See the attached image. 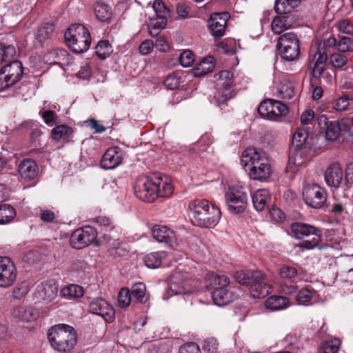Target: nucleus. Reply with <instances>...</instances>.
Here are the masks:
<instances>
[{
	"label": "nucleus",
	"instance_id": "nucleus-1",
	"mask_svg": "<svg viewBox=\"0 0 353 353\" xmlns=\"http://www.w3.org/2000/svg\"><path fill=\"white\" fill-rule=\"evenodd\" d=\"M134 194L140 200L151 203L157 198L171 196L174 186L171 179L159 174L139 176L134 185Z\"/></svg>",
	"mask_w": 353,
	"mask_h": 353
},
{
	"label": "nucleus",
	"instance_id": "nucleus-2",
	"mask_svg": "<svg viewBox=\"0 0 353 353\" xmlns=\"http://www.w3.org/2000/svg\"><path fill=\"white\" fill-rule=\"evenodd\" d=\"M241 164L249 167V174L254 180L265 181L272 173L269 159L264 152L248 148L242 153Z\"/></svg>",
	"mask_w": 353,
	"mask_h": 353
},
{
	"label": "nucleus",
	"instance_id": "nucleus-3",
	"mask_svg": "<svg viewBox=\"0 0 353 353\" xmlns=\"http://www.w3.org/2000/svg\"><path fill=\"white\" fill-rule=\"evenodd\" d=\"M192 223L199 227L213 228L219 222L220 209L205 199L193 201L189 204Z\"/></svg>",
	"mask_w": 353,
	"mask_h": 353
},
{
	"label": "nucleus",
	"instance_id": "nucleus-4",
	"mask_svg": "<svg viewBox=\"0 0 353 353\" xmlns=\"http://www.w3.org/2000/svg\"><path fill=\"white\" fill-rule=\"evenodd\" d=\"M235 281L243 285L250 287V293L254 298H263L272 291L261 271H238L234 274Z\"/></svg>",
	"mask_w": 353,
	"mask_h": 353
},
{
	"label": "nucleus",
	"instance_id": "nucleus-5",
	"mask_svg": "<svg viewBox=\"0 0 353 353\" xmlns=\"http://www.w3.org/2000/svg\"><path fill=\"white\" fill-rule=\"evenodd\" d=\"M336 39L330 37L318 46H312L309 52L308 68L312 70V76L315 79H319L323 74L325 63L327 60V53L330 48L337 50Z\"/></svg>",
	"mask_w": 353,
	"mask_h": 353
},
{
	"label": "nucleus",
	"instance_id": "nucleus-6",
	"mask_svg": "<svg viewBox=\"0 0 353 353\" xmlns=\"http://www.w3.org/2000/svg\"><path fill=\"white\" fill-rule=\"evenodd\" d=\"M51 346L57 352H70L77 342V334L74 327L65 324L52 326L48 334Z\"/></svg>",
	"mask_w": 353,
	"mask_h": 353
},
{
	"label": "nucleus",
	"instance_id": "nucleus-7",
	"mask_svg": "<svg viewBox=\"0 0 353 353\" xmlns=\"http://www.w3.org/2000/svg\"><path fill=\"white\" fill-rule=\"evenodd\" d=\"M68 47L77 54L87 51L91 43L88 30L82 24L71 25L64 34Z\"/></svg>",
	"mask_w": 353,
	"mask_h": 353
},
{
	"label": "nucleus",
	"instance_id": "nucleus-8",
	"mask_svg": "<svg viewBox=\"0 0 353 353\" xmlns=\"http://www.w3.org/2000/svg\"><path fill=\"white\" fill-rule=\"evenodd\" d=\"M291 231L296 239H303L299 246L305 249H313L321 240V232L317 228L304 223L296 222L291 225Z\"/></svg>",
	"mask_w": 353,
	"mask_h": 353
},
{
	"label": "nucleus",
	"instance_id": "nucleus-9",
	"mask_svg": "<svg viewBox=\"0 0 353 353\" xmlns=\"http://www.w3.org/2000/svg\"><path fill=\"white\" fill-rule=\"evenodd\" d=\"M277 49L281 58L287 61L298 59L300 46L296 34L292 32L281 34L278 39Z\"/></svg>",
	"mask_w": 353,
	"mask_h": 353
},
{
	"label": "nucleus",
	"instance_id": "nucleus-10",
	"mask_svg": "<svg viewBox=\"0 0 353 353\" xmlns=\"http://www.w3.org/2000/svg\"><path fill=\"white\" fill-rule=\"evenodd\" d=\"M23 68L17 60L12 61L0 70V91H4L12 87L22 78Z\"/></svg>",
	"mask_w": 353,
	"mask_h": 353
},
{
	"label": "nucleus",
	"instance_id": "nucleus-11",
	"mask_svg": "<svg viewBox=\"0 0 353 353\" xmlns=\"http://www.w3.org/2000/svg\"><path fill=\"white\" fill-rule=\"evenodd\" d=\"M225 197L228 210L234 214L243 212L247 206L248 195L245 188L241 185L228 188Z\"/></svg>",
	"mask_w": 353,
	"mask_h": 353
},
{
	"label": "nucleus",
	"instance_id": "nucleus-12",
	"mask_svg": "<svg viewBox=\"0 0 353 353\" xmlns=\"http://www.w3.org/2000/svg\"><path fill=\"white\" fill-rule=\"evenodd\" d=\"M258 112L264 119L277 121L288 114L289 109L280 101L268 99L260 103Z\"/></svg>",
	"mask_w": 353,
	"mask_h": 353
},
{
	"label": "nucleus",
	"instance_id": "nucleus-13",
	"mask_svg": "<svg viewBox=\"0 0 353 353\" xmlns=\"http://www.w3.org/2000/svg\"><path fill=\"white\" fill-rule=\"evenodd\" d=\"M305 203L313 208H321L326 202V191L317 183L305 185L303 188Z\"/></svg>",
	"mask_w": 353,
	"mask_h": 353
},
{
	"label": "nucleus",
	"instance_id": "nucleus-14",
	"mask_svg": "<svg viewBox=\"0 0 353 353\" xmlns=\"http://www.w3.org/2000/svg\"><path fill=\"white\" fill-rule=\"evenodd\" d=\"M94 228L85 226L75 230L70 237V244L75 249H81L90 245L97 238Z\"/></svg>",
	"mask_w": 353,
	"mask_h": 353
},
{
	"label": "nucleus",
	"instance_id": "nucleus-15",
	"mask_svg": "<svg viewBox=\"0 0 353 353\" xmlns=\"http://www.w3.org/2000/svg\"><path fill=\"white\" fill-rule=\"evenodd\" d=\"M17 268L13 261L7 256H0V287L9 288L16 281Z\"/></svg>",
	"mask_w": 353,
	"mask_h": 353
},
{
	"label": "nucleus",
	"instance_id": "nucleus-16",
	"mask_svg": "<svg viewBox=\"0 0 353 353\" xmlns=\"http://www.w3.org/2000/svg\"><path fill=\"white\" fill-rule=\"evenodd\" d=\"M216 79L219 81V85L223 87V90L219 88L215 93L214 97L216 98L219 103H223L232 97L231 85L234 75L230 71L221 70L216 75Z\"/></svg>",
	"mask_w": 353,
	"mask_h": 353
},
{
	"label": "nucleus",
	"instance_id": "nucleus-17",
	"mask_svg": "<svg viewBox=\"0 0 353 353\" xmlns=\"http://www.w3.org/2000/svg\"><path fill=\"white\" fill-rule=\"evenodd\" d=\"M89 310L94 314L102 316L108 323L112 322L114 319L112 307L103 298L93 299L89 303Z\"/></svg>",
	"mask_w": 353,
	"mask_h": 353
},
{
	"label": "nucleus",
	"instance_id": "nucleus-18",
	"mask_svg": "<svg viewBox=\"0 0 353 353\" xmlns=\"http://www.w3.org/2000/svg\"><path fill=\"white\" fill-rule=\"evenodd\" d=\"M194 290L192 280L183 279L181 274H176L171 279L168 293L170 296L187 294L192 293Z\"/></svg>",
	"mask_w": 353,
	"mask_h": 353
},
{
	"label": "nucleus",
	"instance_id": "nucleus-19",
	"mask_svg": "<svg viewBox=\"0 0 353 353\" xmlns=\"http://www.w3.org/2000/svg\"><path fill=\"white\" fill-rule=\"evenodd\" d=\"M228 18L229 14L226 12H215L210 15L208 27L212 36L221 38L224 35Z\"/></svg>",
	"mask_w": 353,
	"mask_h": 353
},
{
	"label": "nucleus",
	"instance_id": "nucleus-20",
	"mask_svg": "<svg viewBox=\"0 0 353 353\" xmlns=\"http://www.w3.org/2000/svg\"><path fill=\"white\" fill-rule=\"evenodd\" d=\"M344 174L341 166L337 163H331L324 172L326 184L334 189H338L343 180Z\"/></svg>",
	"mask_w": 353,
	"mask_h": 353
},
{
	"label": "nucleus",
	"instance_id": "nucleus-21",
	"mask_svg": "<svg viewBox=\"0 0 353 353\" xmlns=\"http://www.w3.org/2000/svg\"><path fill=\"white\" fill-rule=\"evenodd\" d=\"M123 159V154L119 148H110L102 157L101 166L105 170L114 169L121 163Z\"/></svg>",
	"mask_w": 353,
	"mask_h": 353
},
{
	"label": "nucleus",
	"instance_id": "nucleus-22",
	"mask_svg": "<svg viewBox=\"0 0 353 353\" xmlns=\"http://www.w3.org/2000/svg\"><path fill=\"white\" fill-rule=\"evenodd\" d=\"M239 297L234 288L227 287L218 288L212 292V298L214 304L221 306L227 305Z\"/></svg>",
	"mask_w": 353,
	"mask_h": 353
},
{
	"label": "nucleus",
	"instance_id": "nucleus-23",
	"mask_svg": "<svg viewBox=\"0 0 353 353\" xmlns=\"http://www.w3.org/2000/svg\"><path fill=\"white\" fill-rule=\"evenodd\" d=\"M39 168L36 162L30 159L21 161L18 165V173L20 178L26 181L34 180L37 177Z\"/></svg>",
	"mask_w": 353,
	"mask_h": 353
},
{
	"label": "nucleus",
	"instance_id": "nucleus-24",
	"mask_svg": "<svg viewBox=\"0 0 353 353\" xmlns=\"http://www.w3.org/2000/svg\"><path fill=\"white\" fill-rule=\"evenodd\" d=\"M154 239L173 247L177 244L176 237L173 230L165 225H154L152 228Z\"/></svg>",
	"mask_w": 353,
	"mask_h": 353
},
{
	"label": "nucleus",
	"instance_id": "nucleus-25",
	"mask_svg": "<svg viewBox=\"0 0 353 353\" xmlns=\"http://www.w3.org/2000/svg\"><path fill=\"white\" fill-rule=\"evenodd\" d=\"M39 315L38 310L32 306H19L14 310V316L24 322L34 321Z\"/></svg>",
	"mask_w": 353,
	"mask_h": 353
},
{
	"label": "nucleus",
	"instance_id": "nucleus-26",
	"mask_svg": "<svg viewBox=\"0 0 353 353\" xmlns=\"http://www.w3.org/2000/svg\"><path fill=\"white\" fill-rule=\"evenodd\" d=\"M58 289L53 284H41L38 285L37 294L46 303H53L57 299Z\"/></svg>",
	"mask_w": 353,
	"mask_h": 353
},
{
	"label": "nucleus",
	"instance_id": "nucleus-27",
	"mask_svg": "<svg viewBox=\"0 0 353 353\" xmlns=\"http://www.w3.org/2000/svg\"><path fill=\"white\" fill-rule=\"evenodd\" d=\"M265 305L272 311L281 310L287 308L290 305V301L287 297L272 295L267 299Z\"/></svg>",
	"mask_w": 353,
	"mask_h": 353
},
{
	"label": "nucleus",
	"instance_id": "nucleus-28",
	"mask_svg": "<svg viewBox=\"0 0 353 353\" xmlns=\"http://www.w3.org/2000/svg\"><path fill=\"white\" fill-rule=\"evenodd\" d=\"M270 199V192L266 189L257 190L252 194L253 206L256 210L262 211Z\"/></svg>",
	"mask_w": 353,
	"mask_h": 353
},
{
	"label": "nucleus",
	"instance_id": "nucleus-29",
	"mask_svg": "<svg viewBox=\"0 0 353 353\" xmlns=\"http://www.w3.org/2000/svg\"><path fill=\"white\" fill-rule=\"evenodd\" d=\"M73 132V129L66 125H58L52 130L51 137L57 141L69 142Z\"/></svg>",
	"mask_w": 353,
	"mask_h": 353
},
{
	"label": "nucleus",
	"instance_id": "nucleus-30",
	"mask_svg": "<svg viewBox=\"0 0 353 353\" xmlns=\"http://www.w3.org/2000/svg\"><path fill=\"white\" fill-rule=\"evenodd\" d=\"M214 62L212 57L203 59L193 69L195 77H201L211 72L214 68Z\"/></svg>",
	"mask_w": 353,
	"mask_h": 353
},
{
	"label": "nucleus",
	"instance_id": "nucleus-31",
	"mask_svg": "<svg viewBox=\"0 0 353 353\" xmlns=\"http://www.w3.org/2000/svg\"><path fill=\"white\" fill-rule=\"evenodd\" d=\"M276 96L284 101L292 99L295 96L294 83L288 80L283 81L277 89Z\"/></svg>",
	"mask_w": 353,
	"mask_h": 353
},
{
	"label": "nucleus",
	"instance_id": "nucleus-32",
	"mask_svg": "<svg viewBox=\"0 0 353 353\" xmlns=\"http://www.w3.org/2000/svg\"><path fill=\"white\" fill-rule=\"evenodd\" d=\"M208 286L216 290L218 288L227 287L230 283L229 278L225 274L210 273L206 278Z\"/></svg>",
	"mask_w": 353,
	"mask_h": 353
},
{
	"label": "nucleus",
	"instance_id": "nucleus-33",
	"mask_svg": "<svg viewBox=\"0 0 353 353\" xmlns=\"http://www.w3.org/2000/svg\"><path fill=\"white\" fill-rule=\"evenodd\" d=\"M299 3V0H276L274 10L281 14L290 13L298 6Z\"/></svg>",
	"mask_w": 353,
	"mask_h": 353
},
{
	"label": "nucleus",
	"instance_id": "nucleus-34",
	"mask_svg": "<svg viewBox=\"0 0 353 353\" xmlns=\"http://www.w3.org/2000/svg\"><path fill=\"white\" fill-rule=\"evenodd\" d=\"M166 253L163 251L151 252L144 257V263L149 268H157L162 262V260L166 257Z\"/></svg>",
	"mask_w": 353,
	"mask_h": 353
},
{
	"label": "nucleus",
	"instance_id": "nucleus-35",
	"mask_svg": "<svg viewBox=\"0 0 353 353\" xmlns=\"http://www.w3.org/2000/svg\"><path fill=\"white\" fill-rule=\"evenodd\" d=\"M94 13L97 19L101 21H109L112 15L111 8L105 3L97 2L94 6Z\"/></svg>",
	"mask_w": 353,
	"mask_h": 353
},
{
	"label": "nucleus",
	"instance_id": "nucleus-36",
	"mask_svg": "<svg viewBox=\"0 0 353 353\" xmlns=\"http://www.w3.org/2000/svg\"><path fill=\"white\" fill-rule=\"evenodd\" d=\"M61 295L68 299L79 298L83 295V289L80 285L72 284L63 288Z\"/></svg>",
	"mask_w": 353,
	"mask_h": 353
},
{
	"label": "nucleus",
	"instance_id": "nucleus-37",
	"mask_svg": "<svg viewBox=\"0 0 353 353\" xmlns=\"http://www.w3.org/2000/svg\"><path fill=\"white\" fill-rule=\"evenodd\" d=\"M308 139V133L304 129H297L292 137V145L296 150H300L306 145Z\"/></svg>",
	"mask_w": 353,
	"mask_h": 353
},
{
	"label": "nucleus",
	"instance_id": "nucleus-38",
	"mask_svg": "<svg viewBox=\"0 0 353 353\" xmlns=\"http://www.w3.org/2000/svg\"><path fill=\"white\" fill-rule=\"evenodd\" d=\"M16 216L14 208L10 204L0 205V224L10 223Z\"/></svg>",
	"mask_w": 353,
	"mask_h": 353
},
{
	"label": "nucleus",
	"instance_id": "nucleus-39",
	"mask_svg": "<svg viewBox=\"0 0 353 353\" xmlns=\"http://www.w3.org/2000/svg\"><path fill=\"white\" fill-rule=\"evenodd\" d=\"M287 17L277 16L272 21V30L275 34H281L290 28L291 25L288 21Z\"/></svg>",
	"mask_w": 353,
	"mask_h": 353
},
{
	"label": "nucleus",
	"instance_id": "nucleus-40",
	"mask_svg": "<svg viewBox=\"0 0 353 353\" xmlns=\"http://www.w3.org/2000/svg\"><path fill=\"white\" fill-rule=\"evenodd\" d=\"M67 56V52L63 49H56L50 51L44 57L49 64H59Z\"/></svg>",
	"mask_w": 353,
	"mask_h": 353
},
{
	"label": "nucleus",
	"instance_id": "nucleus-41",
	"mask_svg": "<svg viewBox=\"0 0 353 353\" xmlns=\"http://www.w3.org/2000/svg\"><path fill=\"white\" fill-rule=\"evenodd\" d=\"M97 57L102 60L105 59L112 53V46L108 41H100L95 47Z\"/></svg>",
	"mask_w": 353,
	"mask_h": 353
},
{
	"label": "nucleus",
	"instance_id": "nucleus-42",
	"mask_svg": "<svg viewBox=\"0 0 353 353\" xmlns=\"http://www.w3.org/2000/svg\"><path fill=\"white\" fill-rule=\"evenodd\" d=\"M146 288L142 283L134 284L132 287L130 292L133 301L137 302H143L145 296Z\"/></svg>",
	"mask_w": 353,
	"mask_h": 353
},
{
	"label": "nucleus",
	"instance_id": "nucleus-43",
	"mask_svg": "<svg viewBox=\"0 0 353 353\" xmlns=\"http://www.w3.org/2000/svg\"><path fill=\"white\" fill-rule=\"evenodd\" d=\"M341 342L337 339L325 341L322 343L319 353H338Z\"/></svg>",
	"mask_w": 353,
	"mask_h": 353
},
{
	"label": "nucleus",
	"instance_id": "nucleus-44",
	"mask_svg": "<svg viewBox=\"0 0 353 353\" xmlns=\"http://www.w3.org/2000/svg\"><path fill=\"white\" fill-rule=\"evenodd\" d=\"M303 164V160L301 154L298 152L290 155L286 166V171L292 174L295 173L298 170V168L301 166Z\"/></svg>",
	"mask_w": 353,
	"mask_h": 353
},
{
	"label": "nucleus",
	"instance_id": "nucleus-45",
	"mask_svg": "<svg viewBox=\"0 0 353 353\" xmlns=\"http://www.w3.org/2000/svg\"><path fill=\"white\" fill-rule=\"evenodd\" d=\"M54 30V26L50 23H46L41 26L37 34V39L41 42L43 43L45 40L49 39L51 36Z\"/></svg>",
	"mask_w": 353,
	"mask_h": 353
},
{
	"label": "nucleus",
	"instance_id": "nucleus-46",
	"mask_svg": "<svg viewBox=\"0 0 353 353\" xmlns=\"http://www.w3.org/2000/svg\"><path fill=\"white\" fill-rule=\"evenodd\" d=\"M325 128V137L327 140L334 141L336 140L341 130L340 125L337 122L331 121L327 124Z\"/></svg>",
	"mask_w": 353,
	"mask_h": 353
},
{
	"label": "nucleus",
	"instance_id": "nucleus-47",
	"mask_svg": "<svg viewBox=\"0 0 353 353\" xmlns=\"http://www.w3.org/2000/svg\"><path fill=\"white\" fill-rule=\"evenodd\" d=\"M16 50L13 46H4L0 43V63L11 61L15 56Z\"/></svg>",
	"mask_w": 353,
	"mask_h": 353
},
{
	"label": "nucleus",
	"instance_id": "nucleus-48",
	"mask_svg": "<svg viewBox=\"0 0 353 353\" xmlns=\"http://www.w3.org/2000/svg\"><path fill=\"white\" fill-rule=\"evenodd\" d=\"M347 58L345 55L340 52H335L330 55L329 62L331 65L336 69L345 66L347 63Z\"/></svg>",
	"mask_w": 353,
	"mask_h": 353
},
{
	"label": "nucleus",
	"instance_id": "nucleus-49",
	"mask_svg": "<svg viewBox=\"0 0 353 353\" xmlns=\"http://www.w3.org/2000/svg\"><path fill=\"white\" fill-rule=\"evenodd\" d=\"M312 292L307 288L301 289L296 296V299L299 305H307L311 304Z\"/></svg>",
	"mask_w": 353,
	"mask_h": 353
},
{
	"label": "nucleus",
	"instance_id": "nucleus-50",
	"mask_svg": "<svg viewBox=\"0 0 353 353\" xmlns=\"http://www.w3.org/2000/svg\"><path fill=\"white\" fill-rule=\"evenodd\" d=\"M336 28L338 31L346 34H353V20L350 19H343L336 23Z\"/></svg>",
	"mask_w": 353,
	"mask_h": 353
},
{
	"label": "nucleus",
	"instance_id": "nucleus-51",
	"mask_svg": "<svg viewBox=\"0 0 353 353\" xmlns=\"http://www.w3.org/2000/svg\"><path fill=\"white\" fill-rule=\"evenodd\" d=\"M30 285L28 281H22L13 289L12 295L14 299H21L30 291Z\"/></svg>",
	"mask_w": 353,
	"mask_h": 353
},
{
	"label": "nucleus",
	"instance_id": "nucleus-52",
	"mask_svg": "<svg viewBox=\"0 0 353 353\" xmlns=\"http://www.w3.org/2000/svg\"><path fill=\"white\" fill-rule=\"evenodd\" d=\"M206 140H208V141L207 145H209L210 143H212V141L210 140L208 135L206 134L205 136H203L199 141L198 143L196 144L192 148L193 152L202 158L205 157L204 152H206L208 148V147L205 145Z\"/></svg>",
	"mask_w": 353,
	"mask_h": 353
},
{
	"label": "nucleus",
	"instance_id": "nucleus-53",
	"mask_svg": "<svg viewBox=\"0 0 353 353\" xmlns=\"http://www.w3.org/2000/svg\"><path fill=\"white\" fill-rule=\"evenodd\" d=\"M337 50L340 52H353V39L342 37L337 43Z\"/></svg>",
	"mask_w": 353,
	"mask_h": 353
},
{
	"label": "nucleus",
	"instance_id": "nucleus-54",
	"mask_svg": "<svg viewBox=\"0 0 353 353\" xmlns=\"http://www.w3.org/2000/svg\"><path fill=\"white\" fill-rule=\"evenodd\" d=\"M132 300L133 299L129 289L125 288L121 289L118 295L119 305L121 307H127L130 304Z\"/></svg>",
	"mask_w": 353,
	"mask_h": 353
},
{
	"label": "nucleus",
	"instance_id": "nucleus-55",
	"mask_svg": "<svg viewBox=\"0 0 353 353\" xmlns=\"http://www.w3.org/2000/svg\"><path fill=\"white\" fill-rule=\"evenodd\" d=\"M349 105V98L345 94L341 96L332 102V108L338 112L345 111Z\"/></svg>",
	"mask_w": 353,
	"mask_h": 353
},
{
	"label": "nucleus",
	"instance_id": "nucleus-56",
	"mask_svg": "<svg viewBox=\"0 0 353 353\" xmlns=\"http://www.w3.org/2000/svg\"><path fill=\"white\" fill-rule=\"evenodd\" d=\"M181 82V78L176 74L172 73L166 77L163 84L167 89L174 90L179 86Z\"/></svg>",
	"mask_w": 353,
	"mask_h": 353
},
{
	"label": "nucleus",
	"instance_id": "nucleus-57",
	"mask_svg": "<svg viewBox=\"0 0 353 353\" xmlns=\"http://www.w3.org/2000/svg\"><path fill=\"white\" fill-rule=\"evenodd\" d=\"M194 61V54L191 50H189L183 51L179 57L180 63L183 68H188L191 66Z\"/></svg>",
	"mask_w": 353,
	"mask_h": 353
},
{
	"label": "nucleus",
	"instance_id": "nucleus-58",
	"mask_svg": "<svg viewBox=\"0 0 353 353\" xmlns=\"http://www.w3.org/2000/svg\"><path fill=\"white\" fill-rule=\"evenodd\" d=\"M296 274L297 270L294 267L284 265L279 268V275L283 279H291Z\"/></svg>",
	"mask_w": 353,
	"mask_h": 353
},
{
	"label": "nucleus",
	"instance_id": "nucleus-59",
	"mask_svg": "<svg viewBox=\"0 0 353 353\" xmlns=\"http://www.w3.org/2000/svg\"><path fill=\"white\" fill-rule=\"evenodd\" d=\"M41 117L46 124L49 126H53L57 124V116L52 110H44L41 112Z\"/></svg>",
	"mask_w": 353,
	"mask_h": 353
},
{
	"label": "nucleus",
	"instance_id": "nucleus-60",
	"mask_svg": "<svg viewBox=\"0 0 353 353\" xmlns=\"http://www.w3.org/2000/svg\"><path fill=\"white\" fill-rule=\"evenodd\" d=\"M337 123L340 125L341 130L347 131L352 135L353 132V117H343Z\"/></svg>",
	"mask_w": 353,
	"mask_h": 353
},
{
	"label": "nucleus",
	"instance_id": "nucleus-61",
	"mask_svg": "<svg viewBox=\"0 0 353 353\" xmlns=\"http://www.w3.org/2000/svg\"><path fill=\"white\" fill-rule=\"evenodd\" d=\"M218 343L214 338H208L204 340L203 349L208 351L209 353H214L218 349Z\"/></svg>",
	"mask_w": 353,
	"mask_h": 353
},
{
	"label": "nucleus",
	"instance_id": "nucleus-62",
	"mask_svg": "<svg viewBox=\"0 0 353 353\" xmlns=\"http://www.w3.org/2000/svg\"><path fill=\"white\" fill-rule=\"evenodd\" d=\"M152 8L158 17H165L168 11L161 0H155L153 3Z\"/></svg>",
	"mask_w": 353,
	"mask_h": 353
},
{
	"label": "nucleus",
	"instance_id": "nucleus-63",
	"mask_svg": "<svg viewBox=\"0 0 353 353\" xmlns=\"http://www.w3.org/2000/svg\"><path fill=\"white\" fill-rule=\"evenodd\" d=\"M179 353H201V350L197 344L190 343L181 347Z\"/></svg>",
	"mask_w": 353,
	"mask_h": 353
},
{
	"label": "nucleus",
	"instance_id": "nucleus-64",
	"mask_svg": "<svg viewBox=\"0 0 353 353\" xmlns=\"http://www.w3.org/2000/svg\"><path fill=\"white\" fill-rule=\"evenodd\" d=\"M343 179H345V184L347 188L353 185V163L347 165Z\"/></svg>",
	"mask_w": 353,
	"mask_h": 353
}]
</instances>
